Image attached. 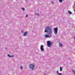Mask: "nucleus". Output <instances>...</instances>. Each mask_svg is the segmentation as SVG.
Here are the masks:
<instances>
[{"label":"nucleus","instance_id":"obj_1","mask_svg":"<svg viewBox=\"0 0 75 75\" xmlns=\"http://www.w3.org/2000/svg\"><path fill=\"white\" fill-rule=\"evenodd\" d=\"M48 32H49V34H52V28L50 26H47L45 30V33Z\"/></svg>","mask_w":75,"mask_h":75},{"label":"nucleus","instance_id":"obj_2","mask_svg":"<svg viewBox=\"0 0 75 75\" xmlns=\"http://www.w3.org/2000/svg\"><path fill=\"white\" fill-rule=\"evenodd\" d=\"M53 30L55 34L57 35L58 33V28L57 27L54 28Z\"/></svg>","mask_w":75,"mask_h":75},{"label":"nucleus","instance_id":"obj_3","mask_svg":"<svg viewBox=\"0 0 75 75\" xmlns=\"http://www.w3.org/2000/svg\"><path fill=\"white\" fill-rule=\"evenodd\" d=\"M34 64H30L29 68L31 69H34Z\"/></svg>","mask_w":75,"mask_h":75},{"label":"nucleus","instance_id":"obj_4","mask_svg":"<svg viewBox=\"0 0 75 75\" xmlns=\"http://www.w3.org/2000/svg\"><path fill=\"white\" fill-rule=\"evenodd\" d=\"M47 46L48 47H50L51 45H52V42H51V41H48L47 42Z\"/></svg>","mask_w":75,"mask_h":75},{"label":"nucleus","instance_id":"obj_5","mask_svg":"<svg viewBox=\"0 0 75 75\" xmlns=\"http://www.w3.org/2000/svg\"><path fill=\"white\" fill-rule=\"evenodd\" d=\"M43 47H44V46L43 45H41L40 46V50L41 51H44V48H43Z\"/></svg>","mask_w":75,"mask_h":75},{"label":"nucleus","instance_id":"obj_6","mask_svg":"<svg viewBox=\"0 0 75 75\" xmlns=\"http://www.w3.org/2000/svg\"><path fill=\"white\" fill-rule=\"evenodd\" d=\"M28 32H26L23 33V36H26L27 35V33Z\"/></svg>","mask_w":75,"mask_h":75},{"label":"nucleus","instance_id":"obj_7","mask_svg":"<svg viewBox=\"0 0 75 75\" xmlns=\"http://www.w3.org/2000/svg\"><path fill=\"white\" fill-rule=\"evenodd\" d=\"M59 46H60V47H62V45L61 43L60 42H59Z\"/></svg>","mask_w":75,"mask_h":75},{"label":"nucleus","instance_id":"obj_8","mask_svg":"<svg viewBox=\"0 0 75 75\" xmlns=\"http://www.w3.org/2000/svg\"><path fill=\"white\" fill-rule=\"evenodd\" d=\"M45 37H46V38H50V36H49L47 34H46L45 35Z\"/></svg>","mask_w":75,"mask_h":75},{"label":"nucleus","instance_id":"obj_9","mask_svg":"<svg viewBox=\"0 0 75 75\" xmlns=\"http://www.w3.org/2000/svg\"><path fill=\"white\" fill-rule=\"evenodd\" d=\"M8 57H14V55H12L11 56H10V55L9 54H8Z\"/></svg>","mask_w":75,"mask_h":75},{"label":"nucleus","instance_id":"obj_10","mask_svg":"<svg viewBox=\"0 0 75 75\" xmlns=\"http://www.w3.org/2000/svg\"><path fill=\"white\" fill-rule=\"evenodd\" d=\"M62 67H60V72H61L62 71Z\"/></svg>","mask_w":75,"mask_h":75},{"label":"nucleus","instance_id":"obj_11","mask_svg":"<svg viewBox=\"0 0 75 75\" xmlns=\"http://www.w3.org/2000/svg\"><path fill=\"white\" fill-rule=\"evenodd\" d=\"M73 70V72L74 74V75H75V70H74V69H72Z\"/></svg>","mask_w":75,"mask_h":75},{"label":"nucleus","instance_id":"obj_12","mask_svg":"<svg viewBox=\"0 0 75 75\" xmlns=\"http://www.w3.org/2000/svg\"><path fill=\"white\" fill-rule=\"evenodd\" d=\"M68 13L69 14H72V12H71L70 11H68Z\"/></svg>","mask_w":75,"mask_h":75},{"label":"nucleus","instance_id":"obj_13","mask_svg":"<svg viewBox=\"0 0 75 75\" xmlns=\"http://www.w3.org/2000/svg\"><path fill=\"white\" fill-rule=\"evenodd\" d=\"M21 33H24V30H23L21 31Z\"/></svg>","mask_w":75,"mask_h":75},{"label":"nucleus","instance_id":"obj_14","mask_svg":"<svg viewBox=\"0 0 75 75\" xmlns=\"http://www.w3.org/2000/svg\"><path fill=\"white\" fill-rule=\"evenodd\" d=\"M21 69H23V67H22V66H21Z\"/></svg>","mask_w":75,"mask_h":75},{"label":"nucleus","instance_id":"obj_15","mask_svg":"<svg viewBox=\"0 0 75 75\" xmlns=\"http://www.w3.org/2000/svg\"><path fill=\"white\" fill-rule=\"evenodd\" d=\"M22 9L23 11H25V9H24V8H22Z\"/></svg>","mask_w":75,"mask_h":75},{"label":"nucleus","instance_id":"obj_16","mask_svg":"<svg viewBox=\"0 0 75 75\" xmlns=\"http://www.w3.org/2000/svg\"><path fill=\"white\" fill-rule=\"evenodd\" d=\"M59 75H62V74L61 73H59Z\"/></svg>","mask_w":75,"mask_h":75},{"label":"nucleus","instance_id":"obj_17","mask_svg":"<svg viewBox=\"0 0 75 75\" xmlns=\"http://www.w3.org/2000/svg\"><path fill=\"white\" fill-rule=\"evenodd\" d=\"M57 74H59V72H58V71H57Z\"/></svg>","mask_w":75,"mask_h":75},{"label":"nucleus","instance_id":"obj_18","mask_svg":"<svg viewBox=\"0 0 75 75\" xmlns=\"http://www.w3.org/2000/svg\"><path fill=\"white\" fill-rule=\"evenodd\" d=\"M54 3V2H53V1H51V3H52H52Z\"/></svg>","mask_w":75,"mask_h":75},{"label":"nucleus","instance_id":"obj_19","mask_svg":"<svg viewBox=\"0 0 75 75\" xmlns=\"http://www.w3.org/2000/svg\"><path fill=\"white\" fill-rule=\"evenodd\" d=\"M28 17V15H27L26 16V17Z\"/></svg>","mask_w":75,"mask_h":75},{"label":"nucleus","instance_id":"obj_20","mask_svg":"<svg viewBox=\"0 0 75 75\" xmlns=\"http://www.w3.org/2000/svg\"><path fill=\"white\" fill-rule=\"evenodd\" d=\"M45 75H46V74H45Z\"/></svg>","mask_w":75,"mask_h":75},{"label":"nucleus","instance_id":"obj_21","mask_svg":"<svg viewBox=\"0 0 75 75\" xmlns=\"http://www.w3.org/2000/svg\"><path fill=\"white\" fill-rule=\"evenodd\" d=\"M74 39H75V37H74Z\"/></svg>","mask_w":75,"mask_h":75}]
</instances>
